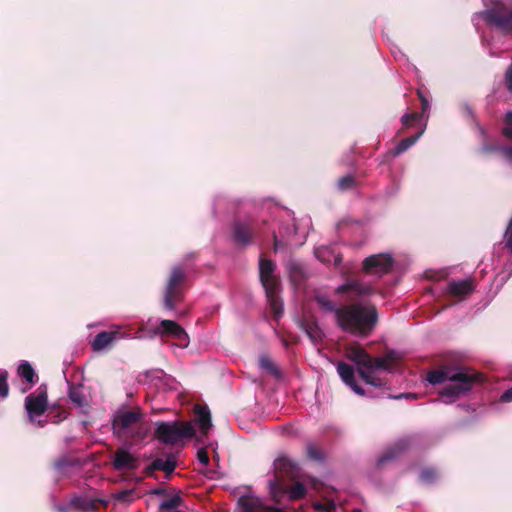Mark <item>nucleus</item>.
I'll list each match as a JSON object with an SVG mask.
<instances>
[{
  "instance_id": "obj_18",
  "label": "nucleus",
  "mask_w": 512,
  "mask_h": 512,
  "mask_svg": "<svg viewBox=\"0 0 512 512\" xmlns=\"http://www.w3.org/2000/svg\"><path fill=\"white\" fill-rule=\"evenodd\" d=\"M339 293H349V299L355 300L359 296H367L374 293V289L371 285L365 284L358 280H350L346 284L338 287Z\"/></svg>"
},
{
  "instance_id": "obj_37",
  "label": "nucleus",
  "mask_w": 512,
  "mask_h": 512,
  "mask_svg": "<svg viewBox=\"0 0 512 512\" xmlns=\"http://www.w3.org/2000/svg\"><path fill=\"white\" fill-rule=\"evenodd\" d=\"M438 477V473L434 468H424L420 473V479L425 483H432Z\"/></svg>"
},
{
  "instance_id": "obj_39",
  "label": "nucleus",
  "mask_w": 512,
  "mask_h": 512,
  "mask_svg": "<svg viewBox=\"0 0 512 512\" xmlns=\"http://www.w3.org/2000/svg\"><path fill=\"white\" fill-rule=\"evenodd\" d=\"M504 127L502 129V134L512 140V111L507 112L504 119Z\"/></svg>"
},
{
  "instance_id": "obj_14",
  "label": "nucleus",
  "mask_w": 512,
  "mask_h": 512,
  "mask_svg": "<svg viewBox=\"0 0 512 512\" xmlns=\"http://www.w3.org/2000/svg\"><path fill=\"white\" fill-rule=\"evenodd\" d=\"M139 464V458L127 448L116 449L112 460V466L116 471H133L139 467Z\"/></svg>"
},
{
  "instance_id": "obj_40",
  "label": "nucleus",
  "mask_w": 512,
  "mask_h": 512,
  "mask_svg": "<svg viewBox=\"0 0 512 512\" xmlns=\"http://www.w3.org/2000/svg\"><path fill=\"white\" fill-rule=\"evenodd\" d=\"M325 493L324 485L322 484V495ZM322 512H334L336 510V504L333 499H324L322 496Z\"/></svg>"
},
{
  "instance_id": "obj_26",
  "label": "nucleus",
  "mask_w": 512,
  "mask_h": 512,
  "mask_svg": "<svg viewBox=\"0 0 512 512\" xmlns=\"http://www.w3.org/2000/svg\"><path fill=\"white\" fill-rule=\"evenodd\" d=\"M195 415L202 434L207 435L212 426L210 410L206 406L197 405Z\"/></svg>"
},
{
  "instance_id": "obj_7",
  "label": "nucleus",
  "mask_w": 512,
  "mask_h": 512,
  "mask_svg": "<svg viewBox=\"0 0 512 512\" xmlns=\"http://www.w3.org/2000/svg\"><path fill=\"white\" fill-rule=\"evenodd\" d=\"M155 437L166 445H175L184 438L195 436V429L190 422L175 420L172 422L157 421Z\"/></svg>"
},
{
  "instance_id": "obj_6",
  "label": "nucleus",
  "mask_w": 512,
  "mask_h": 512,
  "mask_svg": "<svg viewBox=\"0 0 512 512\" xmlns=\"http://www.w3.org/2000/svg\"><path fill=\"white\" fill-rule=\"evenodd\" d=\"M346 355L358 367L369 371L376 369L391 371L392 363L396 362L397 360L396 352L393 350L388 351L384 357L373 358L362 346L357 344L347 347Z\"/></svg>"
},
{
  "instance_id": "obj_3",
  "label": "nucleus",
  "mask_w": 512,
  "mask_h": 512,
  "mask_svg": "<svg viewBox=\"0 0 512 512\" xmlns=\"http://www.w3.org/2000/svg\"><path fill=\"white\" fill-rule=\"evenodd\" d=\"M276 264L263 256L259 258V280L265 290V295L274 319L283 314V301L280 297L281 283L275 275Z\"/></svg>"
},
{
  "instance_id": "obj_5",
  "label": "nucleus",
  "mask_w": 512,
  "mask_h": 512,
  "mask_svg": "<svg viewBox=\"0 0 512 512\" xmlns=\"http://www.w3.org/2000/svg\"><path fill=\"white\" fill-rule=\"evenodd\" d=\"M143 413L139 408L132 410H118L112 420L114 433L134 440L143 439L146 430L142 425Z\"/></svg>"
},
{
  "instance_id": "obj_22",
  "label": "nucleus",
  "mask_w": 512,
  "mask_h": 512,
  "mask_svg": "<svg viewBox=\"0 0 512 512\" xmlns=\"http://www.w3.org/2000/svg\"><path fill=\"white\" fill-rule=\"evenodd\" d=\"M278 493L287 495L290 500H299L305 497L306 488L305 486L296 481L294 484L289 482L280 483L279 486L274 488Z\"/></svg>"
},
{
  "instance_id": "obj_23",
  "label": "nucleus",
  "mask_w": 512,
  "mask_h": 512,
  "mask_svg": "<svg viewBox=\"0 0 512 512\" xmlns=\"http://www.w3.org/2000/svg\"><path fill=\"white\" fill-rule=\"evenodd\" d=\"M479 130L483 137V142L478 149V153L485 157L497 155L502 158L505 145L500 144L499 142H495V141H491V142L487 141V139H486L487 135H486L485 130L482 127H480Z\"/></svg>"
},
{
  "instance_id": "obj_16",
  "label": "nucleus",
  "mask_w": 512,
  "mask_h": 512,
  "mask_svg": "<svg viewBox=\"0 0 512 512\" xmlns=\"http://www.w3.org/2000/svg\"><path fill=\"white\" fill-rule=\"evenodd\" d=\"M155 333L160 336L172 337L181 343L188 342V334L177 322L169 319L162 320L155 329Z\"/></svg>"
},
{
  "instance_id": "obj_38",
  "label": "nucleus",
  "mask_w": 512,
  "mask_h": 512,
  "mask_svg": "<svg viewBox=\"0 0 512 512\" xmlns=\"http://www.w3.org/2000/svg\"><path fill=\"white\" fill-rule=\"evenodd\" d=\"M307 457L310 460H320V447L317 444L308 443L306 447Z\"/></svg>"
},
{
  "instance_id": "obj_46",
  "label": "nucleus",
  "mask_w": 512,
  "mask_h": 512,
  "mask_svg": "<svg viewBox=\"0 0 512 512\" xmlns=\"http://www.w3.org/2000/svg\"><path fill=\"white\" fill-rule=\"evenodd\" d=\"M500 401L503 403L512 402V386L501 395Z\"/></svg>"
},
{
  "instance_id": "obj_52",
  "label": "nucleus",
  "mask_w": 512,
  "mask_h": 512,
  "mask_svg": "<svg viewBox=\"0 0 512 512\" xmlns=\"http://www.w3.org/2000/svg\"><path fill=\"white\" fill-rule=\"evenodd\" d=\"M313 508H314L316 511L320 512V501H315V502L313 503Z\"/></svg>"
},
{
  "instance_id": "obj_45",
  "label": "nucleus",
  "mask_w": 512,
  "mask_h": 512,
  "mask_svg": "<svg viewBox=\"0 0 512 512\" xmlns=\"http://www.w3.org/2000/svg\"><path fill=\"white\" fill-rule=\"evenodd\" d=\"M133 495L132 490H122L117 494L116 499L119 501H130Z\"/></svg>"
},
{
  "instance_id": "obj_51",
  "label": "nucleus",
  "mask_w": 512,
  "mask_h": 512,
  "mask_svg": "<svg viewBox=\"0 0 512 512\" xmlns=\"http://www.w3.org/2000/svg\"><path fill=\"white\" fill-rule=\"evenodd\" d=\"M273 239H274V251H277L281 247L282 243L278 240L277 235L275 233L273 235Z\"/></svg>"
},
{
  "instance_id": "obj_10",
  "label": "nucleus",
  "mask_w": 512,
  "mask_h": 512,
  "mask_svg": "<svg viewBox=\"0 0 512 512\" xmlns=\"http://www.w3.org/2000/svg\"><path fill=\"white\" fill-rule=\"evenodd\" d=\"M258 235L257 223L251 218L236 219L231 226L232 241L241 247H248L254 243Z\"/></svg>"
},
{
  "instance_id": "obj_42",
  "label": "nucleus",
  "mask_w": 512,
  "mask_h": 512,
  "mask_svg": "<svg viewBox=\"0 0 512 512\" xmlns=\"http://www.w3.org/2000/svg\"><path fill=\"white\" fill-rule=\"evenodd\" d=\"M505 247L512 253V217L504 234Z\"/></svg>"
},
{
  "instance_id": "obj_21",
  "label": "nucleus",
  "mask_w": 512,
  "mask_h": 512,
  "mask_svg": "<svg viewBox=\"0 0 512 512\" xmlns=\"http://www.w3.org/2000/svg\"><path fill=\"white\" fill-rule=\"evenodd\" d=\"M337 371L343 380L356 394L363 396L365 394L364 389L356 383L354 368L344 362H340L337 366Z\"/></svg>"
},
{
  "instance_id": "obj_31",
  "label": "nucleus",
  "mask_w": 512,
  "mask_h": 512,
  "mask_svg": "<svg viewBox=\"0 0 512 512\" xmlns=\"http://www.w3.org/2000/svg\"><path fill=\"white\" fill-rule=\"evenodd\" d=\"M357 179L353 175H345L338 179L337 188L340 191H348L357 187Z\"/></svg>"
},
{
  "instance_id": "obj_12",
  "label": "nucleus",
  "mask_w": 512,
  "mask_h": 512,
  "mask_svg": "<svg viewBox=\"0 0 512 512\" xmlns=\"http://www.w3.org/2000/svg\"><path fill=\"white\" fill-rule=\"evenodd\" d=\"M25 408L31 420L45 413L48 409V392L45 384L40 385L34 393L25 398Z\"/></svg>"
},
{
  "instance_id": "obj_24",
  "label": "nucleus",
  "mask_w": 512,
  "mask_h": 512,
  "mask_svg": "<svg viewBox=\"0 0 512 512\" xmlns=\"http://www.w3.org/2000/svg\"><path fill=\"white\" fill-rule=\"evenodd\" d=\"M176 468V461L172 456L166 459L156 458L145 470L147 475H151L154 471H164L171 474Z\"/></svg>"
},
{
  "instance_id": "obj_9",
  "label": "nucleus",
  "mask_w": 512,
  "mask_h": 512,
  "mask_svg": "<svg viewBox=\"0 0 512 512\" xmlns=\"http://www.w3.org/2000/svg\"><path fill=\"white\" fill-rule=\"evenodd\" d=\"M483 19L497 30L512 35V2L495 1L491 8L483 12Z\"/></svg>"
},
{
  "instance_id": "obj_29",
  "label": "nucleus",
  "mask_w": 512,
  "mask_h": 512,
  "mask_svg": "<svg viewBox=\"0 0 512 512\" xmlns=\"http://www.w3.org/2000/svg\"><path fill=\"white\" fill-rule=\"evenodd\" d=\"M100 502L98 499H91L88 497H74L71 500V504L81 510L88 511V510H94L97 508V504Z\"/></svg>"
},
{
  "instance_id": "obj_8",
  "label": "nucleus",
  "mask_w": 512,
  "mask_h": 512,
  "mask_svg": "<svg viewBox=\"0 0 512 512\" xmlns=\"http://www.w3.org/2000/svg\"><path fill=\"white\" fill-rule=\"evenodd\" d=\"M455 376L459 379H450L452 383L444 387L439 395L445 398V403H451L460 396L468 393L475 383L481 381V375L477 373H468L463 370H457Z\"/></svg>"
},
{
  "instance_id": "obj_47",
  "label": "nucleus",
  "mask_w": 512,
  "mask_h": 512,
  "mask_svg": "<svg viewBox=\"0 0 512 512\" xmlns=\"http://www.w3.org/2000/svg\"><path fill=\"white\" fill-rule=\"evenodd\" d=\"M502 158L504 160L512 163V146L505 145Z\"/></svg>"
},
{
  "instance_id": "obj_4",
  "label": "nucleus",
  "mask_w": 512,
  "mask_h": 512,
  "mask_svg": "<svg viewBox=\"0 0 512 512\" xmlns=\"http://www.w3.org/2000/svg\"><path fill=\"white\" fill-rule=\"evenodd\" d=\"M188 269L181 265H174L166 279L162 294V305L167 311H174L184 301Z\"/></svg>"
},
{
  "instance_id": "obj_17",
  "label": "nucleus",
  "mask_w": 512,
  "mask_h": 512,
  "mask_svg": "<svg viewBox=\"0 0 512 512\" xmlns=\"http://www.w3.org/2000/svg\"><path fill=\"white\" fill-rule=\"evenodd\" d=\"M411 444L410 438H402L396 441L393 445L388 447L381 456L377 459V466L384 467L387 463L397 459L404 451H406Z\"/></svg>"
},
{
  "instance_id": "obj_43",
  "label": "nucleus",
  "mask_w": 512,
  "mask_h": 512,
  "mask_svg": "<svg viewBox=\"0 0 512 512\" xmlns=\"http://www.w3.org/2000/svg\"><path fill=\"white\" fill-rule=\"evenodd\" d=\"M417 94H418L419 100L421 102V108H422V113L421 114L423 116L424 114H426L429 111L430 104H429V101H428L427 97L423 93V91L417 90Z\"/></svg>"
},
{
  "instance_id": "obj_25",
  "label": "nucleus",
  "mask_w": 512,
  "mask_h": 512,
  "mask_svg": "<svg viewBox=\"0 0 512 512\" xmlns=\"http://www.w3.org/2000/svg\"><path fill=\"white\" fill-rule=\"evenodd\" d=\"M453 369L449 367H442L440 369L432 370L427 375V381L433 385L441 384L450 379H459L455 376Z\"/></svg>"
},
{
  "instance_id": "obj_55",
  "label": "nucleus",
  "mask_w": 512,
  "mask_h": 512,
  "mask_svg": "<svg viewBox=\"0 0 512 512\" xmlns=\"http://www.w3.org/2000/svg\"><path fill=\"white\" fill-rule=\"evenodd\" d=\"M194 257V254L186 255L185 259L189 260L190 258Z\"/></svg>"
},
{
  "instance_id": "obj_53",
  "label": "nucleus",
  "mask_w": 512,
  "mask_h": 512,
  "mask_svg": "<svg viewBox=\"0 0 512 512\" xmlns=\"http://www.w3.org/2000/svg\"><path fill=\"white\" fill-rule=\"evenodd\" d=\"M321 304H322V308H328L330 306L329 301L324 300L323 298H322Z\"/></svg>"
},
{
  "instance_id": "obj_15",
  "label": "nucleus",
  "mask_w": 512,
  "mask_h": 512,
  "mask_svg": "<svg viewBox=\"0 0 512 512\" xmlns=\"http://www.w3.org/2000/svg\"><path fill=\"white\" fill-rule=\"evenodd\" d=\"M239 512H284L280 508L265 505L262 500L253 495H243L237 502Z\"/></svg>"
},
{
  "instance_id": "obj_48",
  "label": "nucleus",
  "mask_w": 512,
  "mask_h": 512,
  "mask_svg": "<svg viewBox=\"0 0 512 512\" xmlns=\"http://www.w3.org/2000/svg\"><path fill=\"white\" fill-rule=\"evenodd\" d=\"M50 410L51 412H53L54 410H59L58 414H57V417H60L61 420L62 419H65L67 417V414L65 412V410H61V407L59 404H53L51 407H50Z\"/></svg>"
},
{
  "instance_id": "obj_49",
  "label": "nucleus",
  "mask_w": 512,
  "mask_h": 512,
  "mask_svg": "<svg viewBox=\"0 0 512 512\" xmlns=\"http://www.w3.org/2000/svg\"><path fill=\"white\" fill-rule=\"evenodd\" d=\"M330 253H331V250H330V249H328V248L323 249V248H322V254H321V257H322V263H323V262H325V263H330V262H331V261H330V259H329V258H328V256H327V255H328V254H330Z\"/></svg>"
},
{
  "instance_id": "obj_50",
  "label": "nucleus",
  "mask_w": 512,
  "mask_h": 512,
  "mask_svg": "<svg viewBox=\"0 0 512 512\" xmlns=\"http://www.w3.org/2000/svg\"><path fill=\"white\" fill-rule=\"evenodd\" d=\"M342 262V255L340 253L334 255V260H333V264L334 266H339Z\"/></svg>"
},
{
  "instance_id": "obj_2",
  "label": "nucleus",
  "mask_w": 512,
  "mask_h": 512,
  "mask_svg": "<svg viewBox=\"0 0 512 512\" xmlns=\"http://www.w3.org/2000/svg\"><path fill=\"white\" fill-rule=\"evenodd\" d=\"M335 317L344 332L361 338L370 336L378 323V311L373 304L342 305L335 310Z\"/></svg>"
},
{
  "instance_id": "obj_11",
  "label": "nucleus",
  "mask_w": 512,
  "mask_h": 512,
  "mask_svg": "<svg viewBox=\"0 0 512 512\" xmlns=\"http://www.w3.org/2000/svg\"><path fill=\"white\" fill-rule=\"evenodd\" d=\"M300 477L297 463L286 456H279L274 461V488L280 483L293 482Z\"/></svg>"
},
{
  "instance_id": "obj_32",
  "label": "nucleus",
  "mask_w": 512,
  "mask_h": 512,
  "mask_svg": "<svg viewBox=\"0 0 512 512\" xmlns=\"http://www.w3.org/2000/svg\"><path fill=\"white\" fill-rule=\"evenodd\" d=\"M182 502L183 499L179 495H175L171 498L165 499L160 503V512H165L167 510L176 511V509L182 504Z\"/></svg>"
},
{
  "instance_id": "obj_36",
  "label": "nucleus",
  "mask_w": 512,
  "mask_h": 512,
  "mask_svg": "<svg viewBox=\"0 0 512 512\" xmlns=\"http://www.w3.org/2000/svg\"><path fill=\"white\" fill-rule=\"evenodd\" d=\"M422 118V114L413 112V113H407L402 116L401 122L404 128H409L414 126L417 122L420 121Z\"/></svg>"
},
{
  "instance_id": "obj_27",
  "label": "nucleus",
  "mask_w": 512,
  "mask_h": 512,
  "mask_svg": "<svg viewBox=\"0 0 512 512\" xmlns=\"http://www.w3.org/2000/svg\"><path fill=\"white\" fill-rule=\"evenodd\" d=\"M68 397L77 407L82 408L87 405L86 397L83 393V386L81 384L74 385L73 383H70Z\"/></svg>"
},
{
  "instance_id": "obj_19",
  "label": "nucleus",
  "mask_w": 512,
  "mask_h": 512,
  "mask_svg": "<svg viewBox=\"0 0 512 512\" xmlns=\"http://www.w3.org/2000/svg\"><path fill=\"white\" fill-rule=\"evenodd\" d=\"M475 289V284L471 279H463L458 281H451L448 283L446 292L447 294L457 297L458 299H464L470 295Z\"/></svg>"
},
{
  "instance_id": "obj_13",
  "label": "nucleus",
  "mask_w": 512,
  "mask_h": 512,
  "mask_svg": "<svg viewBox=\"0 0 512 512\" xmlns=\"http://www.w3.org/2000/svg\"><path fill=\"white\" fill-rule=\"evenodd\" d=\"M394 260L389 254H373L366 257L362 262V270L366 274L384 275L387 274L393 266Z\"/></svg>"
},
{
  "instance_id": "obj_33",
  "label": "nucleus",
  "mask_w": 512,
  "mask_h": 512,
  "mask_svg": "<svg viewBox=\"0 0 512 512\" xmlns=\"http://www.w3.org/2000/svg\"><path fill=\"white\" fill-rule=\"evenodd\" d=\"M358 373L360 377L369 385L375 386V387H382L385 385L383 380L381 378L375 377L371 375L366 369L358 367Z\"/></svg>"
},
{
  "instance_id": "obj_54",
  "label": "nucleus",
  "mask_w": 512,
  "mask_h": 512,
  "mask_svg": "<svg viewBox=\"0 0 512 512\" xmlns=\"http://www.w3.org/2000/svg\"><path fill=\"white\" fill-rule=\"evenodd\" d=\"M314 255L317 259H320V250L318 248L314 249Z\"/></svg>"
},
{
  "instance_id": "obj_44",
  "label": "nucleus",
  "mask_w": 512,
  "mask_h": 512,
  "mask_svg": "<svg viewBox=\"0 0 512 512\" xmlns=\"http://www.w3.org/2000/svg\"><path fill=\"white\" fill-rule=\"evenodd\" d=\"M197 459L203 466H207L209 464V455L206 448H201L197 452Z\"/></svg>"
},
{
  "instance_id": "obj_41",
  "label": "nucleus",
  "mask_w": 512,
  "mask_h": 512,
  "mask_svg": "<svg viewBox=\"0 0 512 512\" xmlns=\"http://www.w3.org/2000/svg\"><path fill=\"white\" fill-rule=\"evenodd\" d=\"M73 461L66 456H62L55 460L54 468L59 472H62L66 467L72 466Z\"/></svg>"
},
{
  "instance_id": "obj_30",
  "label": "nucleus",
  "mask_w": 512,
  "mask_h": 512,
  "mask_svg": "<svg viewBox=\"0 0 512 512\" xmlns=\"http://www.w3.org/2000/svg\"><path fill=\"white\" fill-rule=\"evenodd\" d=\"M423 132V130H420L416 134L402 139L395 147V155H400L407 151L411 146H413L417 142V140L422 136Z\"/></svg>"
},
{
  "instance_id": "obj_35",
  "label": "nucleus",
  "mask_w": 512,
  "mask_h": 512,
  "mask_svg": "<svg viewBox=\"0 0 512 512\" xmlns=\"http://www.w3.org/2000/svg\"><path fill=\"white\" fill-rule=\"evenodd\" d=\"M8 372L0 369V398H7L9 395Z\"/></svg>"
},
{
  "instance_id": "obj_20",
  "label": "nucleus",
  "mask_w": 512,
  "mask_h": 512,
  "mask_svg": "<svg viewBox=\"0 0 512 512\" xmlns=\"http://www.w3.org/2000/svg\"><path fill=\"white\" fill-rule=\"evenodd\" d=\"M122 337L123 334L120 330L102 331L94 337L91 347L93 351H101Z\"/></svg>"
},
{
  "instance_id": "obj_28",
  "label": "nucleus",
  "mask_w": 512,
  "mask_h": 512,
  "mask_svg": "<svg viewBox=\"0 0 512 512\" xmlns=\"http://www.w3.org/2000/svg\"><path fill=\"white\" fill-rule=\"evenodd\" d=\"M18 375L25 379L30 385H33L37 382L38 376L35 373V370L33 369L32 365L27 362L23 361L17 368Z\"/></svg>"
},
{
  "instance_id": "obj_34",
  "label": "nucleus",
  "mask_w": 512,
  "mask_h": 512,
  "mask_svg": "<svg viewBox=\"0 0 512 512\" xmlns=\"http://www.w3.org/2000/svg\"><path fill=\"white\" fill-rule=\"evenodd\" d=\"M260 366L266 370L269 374L278 377L280 372L274 362L268 356H262L260 358Z\"/></svg>"
},
{
  "instance_id": "obj_1",
  "label": "nucleus",
  "mask_w": 512,
  "mask_h": 512,
  "mask_svg": "<svg viewBox=\"0 0 512 512\" xmlns=\"http://www.w3.org/2000/svg\"><path fill=\"white\" fill-rule=\"evenodd\" d=\"M284 267L293 287L304 294L299 322L300 327L308 335L311 342L315 346H318L320 341V328L317 314L320 310V296L318 294H315L313 297L308 296L307 281L312 275L311 270L304 262L295 258L288 259ZM317 351L320 352V347H317Z\"/></svg>"
}]
</instances>
